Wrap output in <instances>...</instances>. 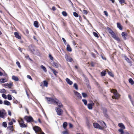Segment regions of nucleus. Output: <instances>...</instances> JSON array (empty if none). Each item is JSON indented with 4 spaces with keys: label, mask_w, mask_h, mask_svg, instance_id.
<instances>
[{
    "label": "nucleus",
    "mask_w": 134,
    "mask_h": 134,
    "mask_svg": "<svg viewBox=\"0 0 134 134\" xmlns=\"http://www.w3.org/2000/svg\"><path fill=\"white\" fill-rule=\"evenodd\" d=\"M53 66L56 68H58V65L57 63L55 62H53Z\"/></svg>",
    "instance_id": "nucleus-34"
},
{
    "label": "nucleus",
    "mask_w": 134,
    "mask_h": 134,
    "mask_svg": "<svg viewBox=\"0 0 134 134\" xmlns=\"http://www.w3.org/2000/svg\"><path fill=\"white\" fill-rule=\"evenodd\" d=\"M12 79L13 80L16 81H19V79L18 78L17 76H12Z\"/></svg>",
    "instance_id": "nucleus-27"
},
{
    "label": "nucleus",
    "mask_w": 134,
    "mask_h": 134,
    "mask_svg": "<svg viewBox=\"0 0 134 134\" xmlns=\"http://www.w3.org/2000/svg\"><path fill=\"white\" fill-rule=\"evenodd\" d=\"M24 119L27 122H32L34 121L33 118L31 116H26L24 117Z\"/></svg>",
    "instance_id": "nucleus-6"
},
{
    "label": "nucleus",
    "mask_w": 134,
    "mask_h": 134,
    "mask_svg": "<svg viewBox=\"0 0 134 134\" xmlns=\"http://www.w3.org/2000/svg\"><path fill=\"white\" fill-rule=\"evenodd\" d=\"M38 134H45L44 133L42 132V131H41V132H40L39 133H38Z\"/></svg>",
    "instance_id": "nucleus-64"
},
{
    "label": "nucleus",
    "mask_w": 134,
    "mask_h": 134,
    "mask_svg": "<svg viewBox=\"0 0 134 134\" xmlns=\"http://www.w3.org/2000/svg\"><path fill=\"white\" fill-rule=\"evenodd\" d=\"M62 39L63 40V41L64 44H66L67 43L66 42L65 40V38H62Z\"/></svg>",
    "instance_id": "nucleus-51"
},
{
    "label": "nucleus",
    "mask_w": 134,
    "mask_h": 134,
    "mask_svg": "<svg viewBox=\"0 0 134 134\" xmlns=\"http://www.w3.org/2000/svg\"><path fill=\"white\" fill-rule=\"evenodd\" d=\"M52 10L53 11L55 10H56V8L54 6L53 7H52Z\"/></svg>",
    "instance_id": "nucleus-61"
},
{
    "label": "nucleus",
    "mask_w": 134,
    "mask_h": 134,
    "mask_svg": "<svg viewBox=\"0 0 134 134\" xmlns=\"http://www.w3.org/2000/svg\"><path fill=\"white\" fill-rule=\"evenodd\" d=\"M2 97L3 98H4L5 99H6L7 98V96L5 94H2Z\"/></svg>",
    "instance_id": "nucleus-48"
},
{
    "label": "nucleus",
    "mask_w": 134,
    "mask_h": 134,
    "mask_svg": "<svg viewBox=\"0 0 134 134\" xmlns=\"http://www.w3.org/2000/svg\"><path fill=\"white\" fill-rule=\"evenodd\" d=\"M0 92L6 93V91L5 89L3 88L2 89L0 90Z\"/></svg>",
    "instance_id": "nucleus-35"
},
{
    "label": "nucleus",
    "mask_w": 134,
    "mask_h": 134,
    "mask_svg": "<svg viewBox=\"0 0 134 134\" xmlns=\"http://www.w3.org/2000/svg\"><path fill=\"white\" fill-rule=\"evenodd\" d=\"M93 126L94 127L96 128L99 129H100L103 130L104 127L100 126L98 124L96 123H94L93 124Z\"/></svg>",
    "instance_id": "nucleus-10"
},
{
    "label": "nucleus",
    "mask_w": 134,
    "mask_h": 134,
    "mask_svg": "<svg viewBox=\"0 0 134 134\" xmlns=\"http://www.w3.org/2000/svg\"><path fill=\"white\" fill-rule=\"evenodd\" d=\"M16 64L18 65L19 68H21V66L20 64V63L19 62L17 61L16 62Z\"/></svg>",
    "instance_id": "nucleus-46"
},
{
    "label": "nucleus",
    "mask_w": 134,
    "mask_h": 134,
    "mask_svg": "<svg viewBox=\"0 0 134 134\" xmlns=\"http://www.w3.org/2000/svg\"><path fill=\"white\" fill-rule=\"evenodd\" d=\"M106 70H104V71H102L101 72L100 75L102 76H104L107 74Z\"/></svg>",
    "instance_id": "nucleus-24"
},
{
    "label": "nucleus",
    "mask_w": 134,
    "mask_h": 134,
    "mask_svg": "<svg viewBox=\"0 0 134 134\" xmlns=\"http://www.w3.org/2000/svg\"><path fill=\"white\" fill-rule=\"evenodd\" d=\"M119 2L121 4H122V3H124L126 4V3H125V0H119Z\"/></svg>",
    "instance_id": "nucleus-43"
},
{
    "label": "nucleus",
    "mask_w": 134,
    "mask_h": 134,
    "mask_svg": "<svg viewBox=\"0 0 134 134\" xmlns=\"http://www.w3.org/2000/svg\"><path fill=\"white\" fill-rule=\"evenodd\" d=\"M25 57L26 59H28L30 60H31V59L30 58L28 54H26L25 56Z\"/></svg>",
    "instance_id": "nucleus-47"
},
{
    "label": "nucleus",
    "mask_w": 134,
    "mask_h": 134,
    "mask_svg": "<svg viewBox=\"0 0 134 134\" xmlns=\"http://www.w3.org/2000/svg\"><path fill=\"white\" fill-rule=\"evenodd\" d=\"M94 105V103L92 102V103L88 104L87 105V107L88 109H92L93 106Z\"/></svg>",
    "instance_id": "nucleus-15"
},
{
    "label": "nucleus",
    "mask_w": 134,
    "mask_h": 134,
    "mask_svg": "<svg viewBox=\"0 0 134 134\" xmlns=\"http://www.w3.org/2000/svg\"><path fill=\"white\" fill-rule=\"evenodd\" d=\"M34 26L36 28H38L39 27V23L37 21H34Z\"/></svg>",
    "instance_id": "nucleus-20"
},
{
    "label": "nucleus",
    "mask_w": 134,
    "mask_h": 134,
    "mask_svg": "<svg viewBox=\"0 0 134 134\" xmlns=\"http://www.w3.org/2000/svg\"><path fill=\"white\" fill-rule=\"evenodd\" d=\"M8 114L10 116L11 115H12L10 111L8 110Z\"/></svg>",
    "instance_id": "nucleus-59"
},
{
    "label": "nucleus",
    "mask_w": 134,
    "mask_h": 134,
    "mask_svg": "<svg viewBox=\"0 0 134 134\" xmlns=\"http://www.w3.org/2000/svg\"><path fill=\"white\" fill-rule=\"evenodd\" d=\"M55 109L58 115H62L63 111L62 109L58 108H56Z\"/></svg>",
    "instance_id": "nucleus-9"
},
{
    "label": "nucleus",
    "mask_w": 134,
    "mask_h": 134,
    "mask_svg": "<svg viewBox=\"0 0 134 134\" xmlns=\"http://www.w3.org/2000/svg\"><path fill=\"white\" fill-rule=\"evenodd\" d=\"M110 92L111 93H113L114 96H113L112 97L113 99H118L119 97V95L118 94L117 91L115 89H112Z\"/></svg>",
    "instance_id": "nucleus-3"
},
{
    "label": "nucleus",
    "mask_w": 134,
    "mask_h": 134,
    "mask_svg": "<svg viewBox=\"0 0 134 134\" xmlns=\"http://www.w3.org/2000/svg\"><path fill=\"white\" fill-rule=\"evenodd\" d=\"M107 29L109 33L111 35L113 38L118 42L120 41V38L118 37V36L116 35L114 32L110 28L108 27H107Z\"/></svg>",
    "instance_id": "nucleus-2"
},
{
    "label": "nucleus",
    "mask_w": 134,
    "mask_h": 134,
    "mask_svg": "<svg viewBox=\"0 0 134 134\" xmlns=\"http://www.w3.org/2000/svg\"><path fill=\"white\" fill-rule=\"evenodd\" d=\"M62 133L63 134H69L68 131L66 130V131H63Z\"/></svg>",
    "instance_id": "nucleus-41"
},
{
    "label": "nucleus",
    "mask_w": 134,
    "mask_h": 134,
    "mask_svg": "<svg viewBox=\"0 0 134 134\" xmlns=\"http://www.w3.org/2000/svg\"><path fill=\"white\" fill-rule=\"evenodd\" d=\"M38 121L41 124L42 123V122L40 119V118L38 119Z\"/></svg>",
    "instance_id": "nucleus-62"
},
{
    "label": "nucleus",
    "mask_w": 134,
    "mask_h": 134,
    "mask_svg": "<svg viewBox=\"0 0 134 134\" xmlns=\"http://www.w3.org/2000/svg\"><path fill=\"white\" fill-rule=\"evenodd\" d=\"M29 48L31 52L33 54H34L35 51V46L32 45H30L29 46Z\"/></svg>",
    "instance_id": "nucleus-8"
},
{
    "label": "nucleus",
    "mask_w": 134,
    "mask_h": 134,
    "mask_svg": "<svg viewBox=\"0 0 134 134\" xmlns=\"http://www.w3.org/2000/svg\"><path fill=\"white\" fill-rule=\"evenodd\" d=\"M91 55L94 58H95L96 57L95 55V54L93 53H91Z\"/></svg>",
    "instance_id": "nucleus-57"
},
{
    "label": "nucleus",
    "mask_w": 134,
    "mask_h": 134,
    "mask_svg": "<svg viewBox=\"0 0 134 134\" xmlns=\"http://www.w3.org/2000/svg\"><path fill=\"white\" fill-rule=\"evenodd\" d=\"M7 81L6 79L2 78L0 79V82L4 83Z\"/></svg>",
    "instance_id": "nucleus-30"
},
{
    "label": "nucleus",
    "mask_w": 134,
    "mask_h": 134,
    "mask_svg": "<svg viewBox=\"0 0 134 134\" xmlns=\"http://www.w3.org/2000/svg\"><path fill=\"white\" fill-rule=\"evenodd\" d=\"M33 129L35 132L37 134L41 132L42 130L40 127L38 126H35L33 127Z\"/></svg>",
    "instance_id": "nucleus-7"
},
{
    "label": "nucleus",
    "mask_w": 134,
    "mask_h": 134,
    "mask_svg": "<svg viewBox=\"0 0 134 134\" xmlns=\"http://www.w3.org/2000/svg\"><path fill=\"white\" fill-rule=\"evenodd\" d=\"M18 122L20 127L22 128L26 127H27V124H24V122L23 120L21 118L18 120Z\"/></svg>",
    "instance_id": "nucleus-5"
},
{
    "label": "nucleus",
    "mask_w": 134,
    "mask_h": 134,
    "mask_svg": "<svg viewBox=\"0 0 134 134\" xmlns=\"http://www.w3.org/2000/svg\"><path fill=\"white\" fill-rule=\"evenodd\" d=\"M66 50L67 51L69 52H71L72 51V49L69 44H68L67 46Z\"/></svg>",
    "instance_id": "nucleus-22"
},
{
    "label": "nucleus",
    "mask_w": 134,
    "mask_h": 134,
    "mask_svg": "<svg viewBox=\"0 0 134 134\" xmlns=\"http://www.w3.org/2000/svg\"><path fill=\"white\" fill-rule=\"evenodd\" d=\"M82 95L83 97L84 98H85L87 97V95L85 93H82Z\"/></svg>",
    "instance_id": "nucleus-45"
},
{
    "label": "nucleus",
    "mask_w": 134,
    "mask_h": 134,
    "mask_svg": "<svg viewBox=\"0 0 134 134\" xmlns=\"http://www.w3.org/2000/svg\"><path fill=\"white\" fill-rule=\"evenodd\" d=\"M8 99L9 100H12V98L10 94H8L7 96Z\"/></svg>",
    "instance_id": "nucleus-42"
},
{
    "label": "nucleus",
    "mask_w": 134,
    "mask_h": 134,
    "mask_svg": "<svg viewBox=\"0 0 134 134\" xmlns=\"http://www.w3.org/2000/svg\"><path fill=\"white\" fill-rule=\"evenodd\" d=\"M82 101L85 105H87V101L86 100L83 99H82Z\"/></svg>",
    "instance_id": "nucleus-37"
},
{
    "label": "nucleus",
    "mask_w": 134,
    "mask_h": 134,
    "mask_svg": "<svg viewBox=\"0 0 134 134\" xmlns=\"http://www.w3.org/2000/svg\"><path fill=\"white\" fill-rule=\"evenodd\" d=\"M74 92L75 93V95L78 98L80 99H81L82 98V97L81 94L78 92H77L75 91H74Z\"/></svg>",
    "instance_id": "nucleus-14"
},
{
    "label": "nucleus",
    "mask_w": 134,
    "mask_h": 134,
    "mask_svg": "<svg viewBox=\"0 0 134 134\" xmlns=\"http://www.w3.org/2000/svg\"><path fill=\"white\" fill-rule=\"evenodd\" d=\"M27 78H29L31 80H32V79L31 78V77L30 75H27Z\"/></svg>",
    "instance_id": "nucleus-58"
},
{
    "label": "nucleus",
    "mask_w": 134,
    "mask_h": 134,
    "mask_svg": "<svg viewBox=\"0 0 134 134\" xmlns=\"http://www.w3.org/2000/svg\"><path fill=\"white\" fill-rule=\"evenodd\" d=\"M117 27L120 30H122L123 29L122 26L121 25L120 23H117Z\"/></svg>",
    "instance_id": "nucleus-19"
},
{
    "label": "nucleus",
    "mask_w": 134,
    "mask_h": 134,
    "mask_svg": "<svg viewBox=\"0 0 134 134\" xmlns=\"http://www.w3.org/2000/svg\"><path fill=\"white\" fill-rule=\"evenodd\" d=\"M72 43H73V45L74 46H75L76 44V42L75 41H73Z\"/></svg>",
    "instance_id": "nucleus-63"
},
{
    "label": "nucleus",
    "mask_w": 134,
    "mask_h": 134,
    "mask_svg": "<svg viewBox=\"0 0 134 134\" xmlns=\"http://www.w3.org/2000/svg\"><path fill=\"white\" fill-rule=\"evenodd\" d=\"M51 70L53 71V74L55 76L57 75V74L58 73V72L54 69L51 68H50Z\"/></svg>",
    "instance_id": "nucleus-21"
},
{
    "label": "nucleus",
    "mask_w": 134,
    "mask_h": 134,
    "mask_svg": "<svg viewBox=\"0 0 134 134\" xmlns=\"http://www.w3.org/2000/svg\"><path fill=\"white\" fill-rule=\"evenodd\" d=\"M69 128H72V127H73V125L71 123H69Z\"/></svg>",
    "instance_id": "nucleus-54"
},
{
    "label": "nucleus",
    "mask_w": 134,
    "mask_h": 134,
    "mask_svg": "<svg viewBox=\"0 0 134 134\" xmlns=\"http://www.w3.org/2000/svg\"><path fill=\"white\" fill-rule=\"evenodd\" d=\"M7 128L8 130L10 131L11 132H12L14 130L13 127V126H8Z\"/></svg>",
    "instance_id": "nucleus-25"
},
{
    "label": "nucleus",
    "mask_w": 134,
    "mask_h": 134,
    "mask_svg": "<svg viewBox=\"0 0 134 134\" xmlns=\"http://www.w3.org/2000/svg\"><path fill=\"white\" fill-rule=\"evenodd\" d=\"M49 56L50 59L51 60H53V58L51 54H49Z\"/></svg>",
    "instance_id": "nucleus-50"
},
{
    "label": "nucleus",
    "mask_w": 134,
    "mask_h": 134,
    "mask_svg": "<svg viewBox=\"0 0 134 134\" xmlns=\"http://www.w3.org/2000/svg\"><path fill=\"white\" fill-rule=\"evenodd\" d=\"M104 13L105 15L107 16H108V13L107 11H104Z\"/></svg>",
    "instance_id": "nucleus-53"
},
{
    "label": "nucleus",
    "mask_w": 134,
    "mask_h": 134,
    "mask_svg": "<svg viewBox=\"0 0 134 134\" xmlns=\"http://www.w3.org/2000/svg\"><path fill=\"white\" fill-rule=\"evenodd\" d=\"M41 68L45 72H47V69L45 66L42 65L41 66Z\"/></svg>",
    "instance_id": "nucleus-33"
},
{
    "label": "nucleus",
    "mask_w": 134,
    "mask_h": 134,
    "mask_svg": "<svg viewBox=\"0 0 134 134\" xmlns=\"http://www.w3.org/2000/svg\"><path fill=\"white\" fill-rule=\"evenodd\" d=\"M73 86L76 90H77L78 89V85L76 83H74Z\"/></svg>",
    "instance_id": "nucleus-36"
},
{
    "label": "nucleus",
    "mask_w": 134,
    "mask_h": 134,
    "mask_svg": "<svg viewBox=\"0 0 134 134\" xmlns=\"http://www.w3.org/2000/svg\"><path fill=\"white\" fill-rule=\"evenodd\" d=\"M65 80L67 83L69 85H71L73 84L72 82L69 79L66 78Z\"/></svg>",
    "instance_id": "nucleus-18"
},
{
    "label": "nucleus",
    "mask_w": 134,
    "mask_h": 134,
    "mask_svg": "<svg viewBox=\"0 0 134 134\" xmlns=\"http://www.w3.org/2000/svg\"><path fill=\"white\" fill-rule=\"evenodd\" d=\"M86 124L87 125L88 127L89 128H90V124L88 121H87L86 122Z\"/></svg>",
    "instance_id": "nucleus-49"
},
{
    "label": "nucleus",
    "mask_w": 134,
    "mask_h": 134,
    "mask_svg": "<svg viewBox=\"0 0 134 134\" xmlns=\"http://www.w3.org/2000/svg\"><path fill=\"white\" fill-rule=\"evenodd\" d=\"M118 126L121 128L118 130V131L122 133H124V132L123 129H125V127L124 124L122 123H120L118 124Z\"/></svg>",
    "instance_id": "nucleus-4"
},
{
    "label": "nucleus",
    "mask_w": 134,
    "mask_h": 134,
    "mask_svg": "<svg viewBox=\"0 0 134 134\" xmlns=\"http://www.w3.org/2000/svg\"><path fill=\"white\" fill-rule=\"evenodd\" d=\"M73 15L75 16L76 17H77L79 16L78 14L76 12L73 13Z\"/></svg>",
    "instance_id": "nucleus-44"
},
{
    "label": "nucleus",
    "mask_w": 134,
    "mask_h": 134,
    "mask_svg": "<svg viewBox=\"0 0 134 134\" xmlns=\"http://www.w3.org/2000/svg\"><path fill=\"white\" fill-rule=\"evenodd\" d=\"M13 82H11L9 83H6L3 84L2 85L4 87L7 86L9 88H11L13 86Z\"/></svg>",
    "instance_id": "nucleus-13"
},
{
    "label": "nucleus",
    "mask_w": 134,
    "mask_h": 134,
    "mask_svg": "<svg viewBox=\"0 0 134 134\" xmlns=\"http://www.w3.org/2000/svg\"><path fill=\"white\" fill-rule=\"evenodd\" d=\"M65 57L67 61L71 62L73 61L72 58L67 54L65 55Z\"/></svg>",
    "instance_id": "nucleus-11"
},
{
    "label": "nucleus",
    "mask_w": 134,
    "mask_h": 134,
    "mask_svg": "<svg viewBox=\"0 0 134 134\" xmlns=\"http://www.w3.org/2000/svg\"><path fill=\"white\" fill-rule=\"evenodd\" d=\"M62 15L64 16H67V13L65 11H63L62 12Z\"/></svg>",
    "instance_id": "nucleus-38"
},
{
    "label": "nucleus",
    "mask_w": 134,
    "mask_h": 134,
    "mask_svg": "<svg viewBox=\"0 0 134 134\" xmlns=\"http://www.w3.org/2000/svg\"><path fill=\"white\" fill-rule=\"evenodd\" d=\"M13 124L12 121H11L9 122L8 124L10 125H12Z\"/></svg>",
    "instance_id": "nucleus-60"
},
{
    "label": "nucleus",
    "mask_w": 134,
    "mask_h": 134,
    "mask_svg": "<svg viewBox=\"0 0 134 134\" xmlns=\"http://www.w3.org/2000/svg\"><path fill=\"white\" fill-rule=\"evenodd\" d=\"M14 35L15 37L17 38L20 39L21 38V36L19 35V34L18 32H15L14 33Z\"/></svg>",
    "instance_id": "nucleus-17"
},
{
    "label": "nucleus",
    "mask_w": 134,
    "mask_h": 134,
    "mask_svg": "<svg viewBox=\"0 0 134 134\" xmlns=\"http://www.w3.org/2000/svg\"><path fill=\"white\" fill-rule=\"evenodd\" d=\"M93 34L94 35V36H95V37H96L97 38L99 37V36H98V34L96 32H93Z\"/></svg>",
    "instance_id": "nucleus-40"
},
{
    "label": "nucleus",
    "mask_w": 134,
    "mask_h": 134,
    "mask_svg": "<svg viewBox=\"0 0 134 134\" xmlns=\"http://www.w3.org/2000/svg\"><path fill=\"white\" fill-rule=\"evenodd\" d=\"M3 103L5 105H11V104H10V102L8 101H7V100L4 101Z\"/></svg>",
    "instance_id": "nucleus-26"
},
{
    "label": "nucleus",
    "mask_w": 134,
    "mask_h": 134,
    "mask_svg": "<svg viewBox=\"0 0 134 134\" xmlns=\"http://www.w3.org/2000/svg\"><path fill=\"white\" fill-rule=\"evenodd\" d=\"M121 35L124 40H126V37L127 36V33L125 32H123L121 33Z\"/></svg>",
    "instance_id": "nucleus-16"
},
{
    "label": "nucleus",
    "mask_w": 134,
    "mask_h": 134,
    "mask_svg": "<svg viewBox=\"0 0 134 134\" xmlns=\"http://www.w3.org/2000/svg\"><path fill=\"white\" fill-rule=\"evenodd\" d=\"M67 123L66 122H64L63 124V128L65 129H66V128L67 126Z\"/></svg>",
    "instance_id": "nucleus-29"
},
{
    "label": "nucleus",
    "mask_w": 134,
    "mask_h": 134,
    "mask_svg": "<svg viewBox=\"0 0 134 134\" xmlns=\"http://www.w3.org/2000/svg\"><path fill=\"white\" fill-rule=\"evenodd\" d=\"M129 83L132 85L134 83V81L131 78L129 79Z\"/></svg>",
    "instance_id": "nucleus-31"
},
{
    "label": "nucleus",
    "mask_w": 134,
    "mask_h": 134,
    "mask_svg": "<svg viewBox=\"0 0 134 134\" xmlns=\"http://www.w3.org/2000/svg\"><path fill=\"white\" fill-rule=\"evenodd\" d=\"M25 32L26 34H29V31L27 29H26L25 30Z\"/></svg>",
    "instance_id": "nucleus-52"
},
{
    "label": "nucleus",
    "mask_w": 134,
    "mask_h": 134,
    "mask_svg": "<svg viewBox=\"0 0 134 134\" xmlns=\"http://www.w3.org/2000/svg\"><path fill=\"white\" fill-rule=\"evenodd\" d=\"M83 13L84 14L87 15L88 13V12L86 10H83Z\"/></svg>",
    "instance_id": "nucleus-55"
},
{
    "label": "nucleus",
    "mask_w": 134,
    "mask_h": 134,
    "mask_svg": "<svg viewBox=\"0 0 134 134\" xmlns=\"http://www.w3.org/2000/svg\"><path fill=\"white\" fill-rule=\"evenodd\" d=\"M49 104L54 103L57 104L58 106L61 108L62 107V104L61 102L56 98H51L46 97L45 98Z\"/></svg>",
    "instance_id": "nucleus-1"
},
{
    "label": "nucleus",
    "mask_w": 134,
    "mask_h": 134,
    "mask_svg": "<svg viewBox=\"0 0 134 134\" xmlns=\"http://www.w3.org/2000/svg\"><path fill=\"white\" fill-rule=\"evenodd\" d=\"M91 65L92 67H94L95 65V63L93 62H92L91 63Z\"/></svg>",
    "instance_id": "nucleus-56"
},
{
    "label": "nucleus",
    "mask_w": 134,
    "mask_h": 134,
    "mask_svg": "<svg viewBox=\"0 0 134 134\" xmlns=\"http://www.w3.org/2000/svg\"><path fill=\"white\" fill-rule=\"evenodd\" d=\"M48 85V82L46 80H44L43 81L42 83L41 82L40 86L43 87H47Z\"/></svg>",
    "instance_id": "nucleus-12"
},
{
    "label": "nucleus",
    "mask_w": 134,
    "mask_h": 134,
    "mask_svg": "<svg viewBox=\"0 0 134 134\" xmlns=\"http://www.w3.org/2000/svg\"><path fill=\"white\" fill-rule=\"evenodd\" d=\"M107 110L106 109H105L104 110H103V112L105 116V117H106L107 118H108V115L107 114Z\"/></svg>",
    "instance_id": "nucleus-32"
},
{
    "label": "nucleus",
    "mask_w": 134,
    "mask_h": 134,
    "mask_svg": "<svg viewBox=\"0 0 134 134\" xmlns=\"http://www.w3.org/2000/svg\"><path fill=\"white\" fill-rule=\"evenodd\" d=\"M125 59L129 63H131V61L130 59L126 56H125L124 57Z\"/></svg>",
    "instance_id": "nucleus-28"
},
{
    "label": "nucleus",
    "mask_w": 134,
    "mask_h": 134,
    "mask_svg": "<svg viewBox=\"0 0 134 134\" xmlns=\"http://www.w3.org/2000/svg\"><path fill=\"white\" fill-rule=\"evenodd\" d=\"M2 125L4 127H6L7 126V122H3Z\"/></svg>",
    "instance_id": "nucleus-39"
},
{
    "label": "nucleus",
    "mask_w": 134,
    "mask_h": 134,
    "mask_svg": "<svg viewBox=\"0 0 134 134\" xmlns=\"http://www.w3.org/2000/svg\"><path fill=\"white\" fill-rule=\"evenodd\" d=\"M107 71L108 74L111 77H114V75L110 71H109L108 70V69L106 70Z\"/></svg>",
    "instance_id": "nucleus-23"
}]
</instances>
